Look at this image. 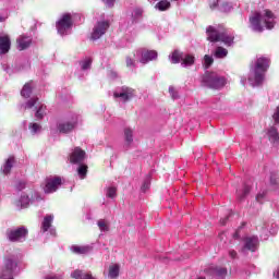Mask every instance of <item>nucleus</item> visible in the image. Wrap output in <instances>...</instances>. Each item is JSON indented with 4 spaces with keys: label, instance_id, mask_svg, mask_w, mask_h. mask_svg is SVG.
<instances>
[{
    "label": "nucleus",
    "instance_id": "obj_46",
    "mask_svg": "<svg viewBox=\"0 0 279 279\" xmlns=\"http://www.w3.org/2000/svg\"><path fill=\"white\" fill-rule=\"evenodd\" d=\"M259 230H260L262 234H264V236L269 235V229H267V227H260Z\"/></svg>",
    "mask_w": 279,
    "mask_h": 279
},
{
    "label": "nucleus",
    "instance_id": "obj_37",
    "mask_svg": "<svg viewBox=\"0 0 279 279\" xmlns=\"http://www.w3.org/2000/svg\"><path fill=\"white\" fill-rule=\"evenodd\" d=\"M143 16V10L141 8H135L132 11V19L133 21H138Z\"/></svg>",
    "mask_w": 279,
    "mask_h": 279
},
{
    "label": "nucleus",
    "instance_id": "obj_16",
    "mask_svg": "<svg viewBox=\"0 0 279 279\" xmlns=\"http://www.w3.org/2000/svg\"><path fill=\"white\" fill-rule=\"evenodd\" d=\"M84 160H86V151L82 150L80 147L74 148L70 155V162H72V165H82Z\"/></svg>",
    "mask_w": 279,
    "mask_h": 279
},
{
    "label": "nucleus",
    "instance_id": "obj_41",
    "mask_svg": "<svg viewBox=\"0 0 279 279\" xmlns=\"http://www.w3.org/2000/svg\"><path fill=\"white\" fill-rule=\"evenodd\" d=\"M126 66L128 69H134L136 66V60L132 57H126Z\"/></svg>",
    "mask_w": 279,
    "mask_h": 279
},
{
    "label": "nucleus",
    "instance_id": "obj_17",
    "mask_svg": "<svg viewBox=\"0 0 279 279\" xmlns=\"http://www.w3.org/2000/svg\"><path fill=\"white\" fill-rule=\"evenodd\" d=\"M15 165L16 158L14 156H9L1 166L0 173H2V175H10Z\"/></svg>",
    "mask_w": 279,
    "mask_h": 279
},
{
    "label": "nucleus",
    "instance_id": "obj_56",
    "mask_svg": "<svg viewBox=\"0 0 279 279\" xmlns=\"http://www.w3.org/2000/svg\"><path fill=\"white\" fill-rule=\"evenodd\" d=\"M21 189H25V184H22Z\"/></svg>",
    "mask_w": 279,
    "mask_h": 279
},
{
    "label": "nucleus",
    "instance_id": "obj_10",
    "mask_svg": "<svg viewBox=\"0 0 279 279\" xmlns=\"http://www.w3.org/2000/svg\"><path fill=\"white\" fill-rule=\"evenodd\" d=\"M60 186H62V177L59 175L47 177L41 184V189L46 195H51V193H56V191H58Z\"/></svg>",
    "mask_w": 279,
    "mask_h": 279
},
{
    "label": "nucleus",
    "instance_id": "obj_49",
    "mask_svg": "<svg viewBox=\"0 0 279 279\" xmlns=\"http://www.w3.org/2000/svg\"><path fill=\"white\" fill-rule=\"evenodd\" d=\"M109 75H110L111 80L119 77V74L114 71H111Z\"/></svg>",
    "mask_w": 279,
    "mask_h": 279
},
{
    "label": "nucleus",
    "instance_id": "obj_33",
    "mask_svg": "<svg viewBox=\"0 0 279 279\" xmlns=\"http://www.w3.org/2000/svg\"><path fill=\"white\" fill-rule=\"evenodd\" d=\"M86 173H88V166L86 165H81L77 168V174L81 178V180H84V178H86Z\"/></svg>",
    "mask_w": 279,
    "mask_h": 279
},
{
    "label": "nucleus",
    "instance_id": "obj_6",
    "mask_svg": "<svg viewBox=\"0 0 279 279\" xmlns=\"http://www.w3.org/2000/svg\"><path fill=\"white\" fill-rule=\"evenodd\" d=\"M80 16L78 14L64 13L57 22V31L60 36H66L71 34L73 27V21Z\"/></svg>",
    "mask_w": 279,
    "mask_h": 279
},
{
    "label": "nucleus",
    "instance_id": "obj_39",
    "mask_svg": "<svg viewBox=\"0 0 279 279\" xmlns=\"http://www.w3.org/2000/svg\"><path fill=\"white\" fill-rule=\"evenodd\" d=\"M220 7L221 3L219 2V0H209L210 10H219Z\"/></svg>",
    "mask_w": 279,
    "mask_h": 279
},
{
    "label": "nucleus",
    "instance_id": "obj_24",
    "mask_svg": "<svg viewBox=\"0 0 279 279\" xmlns=\"http://www.w3.org/2000/svg\"><path fill=\"white\" fill-rule=\"evenodd\" d=\"M120 271H121V265L111 264V265H109L107 276L109 279H117V278H119Z\"/></svg>",
    "mask_w": 279,
    "mask_h": 279
},
{
    "label": "nucleus",
    "instance_id": "obj_5",
    "mask_svg": "<svg viewBox=\"0 0 279 279\" xmlns=\"http://www.w3.org/2000/svg\"><path fill=\"white\" fill-rule=\"evenodd\" d=\"M202 84L207 88L219 90V88H223L228 84V81L226 76H221L216 72H206L202 77Z\"/></svg>",
    "mask_w": 279,
    "mask_h": 279
},
{
    "label": "nucleus",
    "instance_id": "obj_28",
    "mask_svg": "<svg viewBox=\"0 0 279 279\" xmlns=\"http://www.w3.org/2000/svg\"><path fill=\"white\" fill-rule=\"evenodd\" d=\"M171 8V2L169 0H160L155 4V10L159 12H167Z\"/></svg>",
    "mask_w": 279,
    "mask_h": 279
},
{
    "label": "nucleus",
    "instance_id": "obj_11",
    "mask_svg": "<svg viewBox=\"0 0 279 279\" xmlns=\"http://www.w3.org/2000/svg\"><path fill=\"white\" fill-rule=\"evenodd\" d=\"M43 202V196L36 191H32L28 195L22 194L15 205L19 208H27L29 204H40Z\"/></svg>",
    "mask_w": 279,
    "mask_h": 279
},
{
    "label": "nucleus",
    "instance_id": "obj_3",
    "mask_svg": "<svg viewBox=\"0 0 279 279\" xmlns=\"http://www.w3.org/2000/svg\"><path fill=\"white\" fill-rule=\"evenodd\" d=\"M206 32L210 43H223L227 47H232L234 44V34L221 25L208 26Z\"/></svg>",
    "mask_w": 279,
    "mask_h": 279
},
{
    "label": "nucleus",
    "instance_id": "obj_48",
    "mask_svg": "<svg viewBox=\"0 0 279 279\" xmlns=\"http://www.w3.org/2000/svg\"><path fill=\"white\" fill-rule=\"evenodd\" d=\"M104 3H106V5H108L109 8H112V5H114V1L116 0H102Z\"/></svg>",
    "mask_w": 279,
    "mask_h": 279
},
{
    "label": "nucleus",
    "instance_id": "obj_25",
    "mask_svg": "<svg viewBox=\"0 0 279 279\" xmlns=\"http://www.w3.org/2000/svg\"><path fill=\"white\" fill-rule=\"evenodd\" d=\"M28 132L31 136H38L43 133V125L38 122L28 123Z\"/></svg>",
    "mask_w": 279,
    "mask_h": 279
},
{
    "label": "nucleus",
    "instance_id": "obj_8",
    "mask_svg": "<svg viewBox=\"0 0 279 279\" xmlns=\"http://www.w3.org/2000/svg\"><path fill=\"white\" fill-rule=\"evenodd\" d=\"M17 267L19 262H16V257H7L4 259V265L0 271V279H14V275L16 274Z\"/></svg>",
    "mask_w": 279,
    "mask_h": 279
},
{
    "label": "nucleus",
    "instance_id": "obj_18",
    "mask_svg": "<svg viewBox=\"0 0 279 279\" xmlns=\"http://www.w3.org/2000/svg\"><path fill=\"white\" fill-rule=\"evenodd\" d=\"M265 137L271 143V145H278L279 143V133L276 126H270L265 131Z\"/></svg>",
    "mask_w": 279,
    "mask_h": 279
},
{
    "label": "nucleus",
    "instance_id": "obj_30",
    "mask_svg": "<svg viewBox=\"0 0 279 279\" xmlns=\"http://www.w3.org/2000/svg\"><path fill=\"white\" fill-rule=\"evenodd\" d=\"M34 83L33 82H29V83H26L22 90H21V95L22 97H24L25 99L29 98V96L32 95V89L34 88Z\"/></svg>",
    "mask_w": 279,
    "mask_h": 279
},
{
    "label": "nucleus",
    "instance_id": "obj_19",
    "mask_svg": "<svg viewBox=\"0 0 279 279\" xmlns=\"http://www.w3.org/2000/svg\"><path fill=\"white\" fill-rule=\"evenodd\" d=\"M51 223H53V215L45 216L41 222V232H50V234L53 236L56 235V229L51 228Z\"/></svg>",
    "mask_w": 279,
    "mask_h": 279
},
{
    "label": "nucleus",
    "instance_id": "obj_57",
    "mask_svg": "<svg viewBox=\"0 0 279 279\" xmlns=\"http://www.w3.org/2000/svg\"><path fill=\"white\" fill-rule=\"evenodd\" d=\"M171 1H178V0H171Z\"/></svg>",
    "mask_w": 279,
    "mask_h": 279
},
{
    "label": "nucleus",
    "instance_id": "obj_50",
    "mask_svg": "<svg viewBox=\"0 0 279 279\" xmlns=\"http://www.w3.org/2000/svg\"><path fill=\"white\" fill-rule=\"evenodd\" d=\"M229 256H230V258H235L236 257V251H234V250L229 251Z\"/></svg>",
    "mask_w": 279,
    "mask_h": 279
},
{
    "label": "nucleus",
    "instance_id": "obj_51",
    "mask_svg": "<svg viewBox=\"0 0 279 279\" xmlns=\"http://www.w3.org/2000/svg\"><path fill=\"white\" fill-rule=\"evenodd\" d=\"M274 278L279 279V266L274 271Z\"/></svg>",
    "mask_w": 279,
    "mask_h": 279
},
{
    "label": "nucleus",
    "instance_id": "obj_52",
    "mask_svg": "<svg viewBox=\"0 0 279 279\" xmlns=\"http://www.w3.org/2000/svg\"><path fill=\"white\" fill-rule=\"evenodd\" d=\"M246 82H247V80L245 77H241V85L242 86H245Z\"/></svg>",
    "mask_w": 279,
    "mask_h": 279
},
{
    "label": "nucleus",
    "instance_id": "obj_23",
    "mask_svg": "<svg viewBox=\"0 0 279 279\" xmlns=\"http://www.w3.org/2000/svg\"><path fill=\"white\" fill-rule=\"evenodd\" d=\"M71 252L73 254H90V252H93V246H90V245H72Z\"/></svg>",
    "mask_w": 279,
    "mask_h": 279
},
{
    "label": "nucleus",
    "instance_id": "obj_2",
    "mask_svg": "<svg viewBox=\"0 0 279 279\" xmlns=\"http://www.w3.org/2000/svg\"><path fill=\"white\" fill-rule=\"evenodd\" d=\"M267 69H269V58L259 57L255 64L251 66L248 73V84L253 87L262 86L265 82V73H267Z\"/></svg>",
    "mask_w": 279,
    "mask_h": 279
},
{
    "label": "nucleus",
    "instance_id": "obj_13",
    "mask_svg": "<svg viewBox=\"0 0 279 279\" xmlns=\"http://www.w3.org/2000/svg\"><path fill=\"white\" fill-rule=\"evenodd\" d=\"M135 60H140L141 64H149L158 59L156 50L138 49L134 52Z\"/></svg>",
    "mask_w": 279,
    "mask_h": 279
},
{
    "label": "nucleus",
    "instance_id": "obj_7",
    "mask_svg": "<svg viewBox=\"0 0 279 279\" xmlns=\"http://www.w3.org/2000/svg\"><path fill=\"white\" fill-rule=\"evenodd\" d=\"M169 59L172 64H180L183 69H189V66H193L195 64V56L180 52L175 50L174 52L169 56Z\"/></svg>",
    "mask_w": 279,
    "mask_h": 279
},
{
    "label": "nucleus",
    "instance_id": "obj_54",
    "mask_svg": "<svg viewBox=\"0 0 279 279\" xmlns=\"http://www.w3.org/2000/svg\"><path fill=\"white\" fill-rule=\"evenodd\" d=\"M233 236H234V239H236V236H239V234H238V233H235Z\"/></svg>",
    "mask_w": 279,
    "mask_h": 279
},
{
    "label": "nucleus",
    "instance_id": "obj_34",
    "mask_svg": "<svg viewBox=\"0 0 279 279\" xmlns=\"http://www.w3.org/2000/svg\"><path fill=\"white\" fill-rule=\"evenodd\" d=\"M82 71H88L90 69V64H93V59L85 58L83 61L80 62Z\"/></svg>",
    "mask_w": 279,
    "mask_h": 279
},
{
    "label": "nucleus",
    "instance_id": "obj_55",
    "mask_svg": "<svg viewBox=\"0 0 279 279\" xmlns=\"http://www.w3.org/2000/svg\"><path fill=\"white\" fill-rule=\"evenodd\" d=\"M197 279H206V277H198Z\"/></svg>",
    "mask_w": 279,
    "mask_h": 279
},
{
    "label": "nucleus",
    "instance_id": "obj_1",
    "mask_svg": "<svg viewBox=\"0 0 279 279\" xmlns=\"http://www.w3.org/2000/svg\"><path fill=\"white\" fill-rule=\"evenodd\" d=\"M248 27L257 34L265 32V29H274L276 16L269 10L255 11L248 17Z\"/></svg>",
    "mask_w": 279,
    "mask_h": 279
},
{
    "label": "nucleus",
    "instance_id": "obj_40",
    "mask_svg": "<svg viewBox=\"0 0 279 279\" xmlns=\"http://www.w3.org/2000/svg\"><path fill=\"white\" fill-rule=\"evenodd\" d=\"M106 195L111 199H113V197H117V187H108Z\"/></svg>",
    "mask_w": 279,
    "mask_h": 279
},
{
    "label": "nucleus",
    "instance_id": "obj_38",
    "mask_svg": "<svg viewBox=\"0 0 279 279\" xmlns=\"http://www.w3.org/2000/svg\"><path fill=\"white\" fill-rule=\"evenodd\" d=\"M215 62V59H213V56L205 54L204 57V68L210 69V65Z\"/></svg>",
    "mask_w": 279,
    "mask_h": 279
},
{
    "label": "nucleus",
    "instance_id": "obj_42",
    "mask_svg": "<svg viewBox=\"0 0 279 279\" xmlns=\"http://www.w3.org/2000/svg\"><path fill=\"white\" fill-rule=\"evenodd\" d=\"M270 185L271 186H279V179H278V177H276V174H272L271 177H270Z\"/></svg>",
    "mask_w": 279,
    "mask_h": 279
},
{
    "label": "nucleus",
    "instance_id": "obj_22",
    "mask_svg": "<svg viewBox=\"0 0 279 279\" xmlns=\"http://www.w3.org/2000/svg\"><path fill=\"white\" fill-rule=\"evenodd\" d=\"M10 47H12L10 37L8 35L0 36V56L8 53V51H10Z\"/></svg>",
    "mask_w": 279,
    "mask_h": 279
},
{
    "label": "nucleus",
    "instance_id": "obj_29",
    "mask_svg": "<svg viewBox=\"0 0 279 279\" xmlns=\"http://www.w3.org/2000/svg\"><path fill=\"white\" fill-rule=\"evenodd\" d=\"M71 278H74V279H95V277H93V275L90 272H83L82 270H74L72 274H71Z\"/></svg>",
    "mask_w": 279,
    "mask_h": 279
},
{
    "label": "nucleus",
    "instance_id": "obj_26",
    "mask_svg": "<svg viewBox=\"0 0 279 279\" xmlns=\"http://www.w3.org/2000/svg\"><path fill=\"white\" fill-rule=\"evenodd\" d=\"M250 185H243L242 189L236 190V198L239 199V202H243V199H245V197L250 195Z\"/></svg>",
    "mask_w": 279,
    "mask_h": 279
},
{
    "label": "nucleus",
    "instance_id": "obj_35",
    "mask_svg": "<svg viewBox=\"0 0 279 279\" xmlns=\"http://www.w3.org/2000/svg\"><path fill=\"white\" fill-rule=\"evenodd\" d=\"M150 185H151V177L147 175L142 184L141 191L143 193H146L147 191H149Z\"/></svg>",
    "mask_w": 279,
    "mask_h": 279
},
{
    "label": "nucleus",
    "instance_id": "obj_36",
    "mask_svg": "<svg viewBox=\"0 0 279 279\" xmlns=\"http://www.w3.org/2000/svg\"><path fill=\"white\" fill-rule=\"evenodd\" d=\"M232 9L233 7L230 2H221L219 7L220 12H231Z\"/></svg>",
    "mask_w": 279,
    "mask_h": 279
},
{
    "label": "nucleus",
    "instance_id": "obj_15",
    "mask_svg": "<svg viewBox=\"0 0 279 279\" xmlns=\"http://www.w3.org/2000/svg\"><path fill=\"white\" fill-rule=\"evenodd\" d=\"M25 108H27L28 110H32V108H35L36 119H43L45 117V114H47V106H45L43 102H40V100L36 97L31 98L25 104Z\"/></svg>",
    "mask_w": 279,
    "mask_h": 279
},
{
    "label": "nucleus",
    "instance_id": "obj_45",
    "mask_svg": "<svg viewBox=\"0 0 279 279\" xmlns=\"http://www.w3.org/2000/svg\"><path fill=\"white\" fill-rule=\"evenodd\" d=\"M265 195H266L265 192L257 194L256 202H258L259 204H263V199H265Z\"/></svg>",
    "mask_w": 279,
    "mask_h": 279
},
{
    "label": "nucleus",
    "instance_id": "obj_53",
    "mask_svg": "<svg viewBox=\"0 0 279 279\" xmlns=\"http://www.w3.org/2000/svg\"><path fill=\"white\" fill-rule=\"evenodd\" d=\"M148 1H149L150 3H151V2L156 3V1H158V0H148Z\"/></svg>",
    "mask_w": 279,
    "mask_h": 279
},
{
    "label": "nucleus",
    "instance_id": "obj_44",
    "mask_svg": "<svg viewBox=\"0 0 279 279\" xmlns=\"http://www.w3.org/2000/svg\"><path fill=\"white\" fill-rule=\"evenodd\" d=\"M272 118H274L275 123H279V106L276 108Z\"/></svg>",
    "mask_w": 279,
    "mask_h": 279
},
{
    "label": "nucleus",
    "instance_id": "obj_12",
    "mask_svg": "<svg viewBox=\"0 0 279 279\" xmlns=\"http://www.w3.org/2000/svg\"><path fill=\"white\" fill-rule=\"evenodd\" d=\"M27 228L17 227L13 229H9L7 231V239L11 241V243H23L27 239Z\"/></svg>",
    "mask_w": 279,
    "mask_h": 279
},
{
    "label": "nucleus",
    "instance_id": "obj_21",
    "mask_svg": "<svg viewBox=\"0 0 279 279\" xmlns=\"http://www.w3.org/2000/svg\"><path fill=\"white\" fill-rule=\"evenodd\" d=\"M16 43H17L19 51H25V49H28V47H31V45H32V37L25 36V35H21L16 39Z\"/></svg>",
    "mask_w": 279,
    "mask_h": 279
},
{
    "label": "nucleus",
    "instance_id": "obj_14",
    "mask_svg": "<svg viewBox=\"0 0 279 279\" xmlns=\"http://www.w3.org/2000/svg\"><path fill=\"white\" fill-rule=\"evenodd\" d=\"M108 29H110V21L108 20L97 21L92 32V36H90L92 40H99L101 36H105Z\"/></svg>",
    "mask_w": 279,
    "mask_h": 279
},
{
    "label": "nucleus",
    "instance_id": "obj_31",
    "mask_svg": "<svg viewBox=\"0 0 279 279\" xmlns=\"http://www.w3.org/2000/svg\"><path fill=\"white\" fill-rule=\"evenodd\" d=\"M125 145H132L134 142V131L130 128L124 129Z\"/></svg>",
    "mask_w": 279,
    "mask_h": 279
},
{
    "label": "nucleus",
    "instance_id": "obj_32",
    "mask_svg": "<svg viewBox=\"0 0 279 279\" xmlns=\"http://www.w3.org/2000/svg\"><path fill=\"white\" fill-rule=\"evenodd\" d=\"M215 58L223 59L228 56V49L223 47H217L214 53Z\"/></svg>",
    "mask_w": 279,
    "mask_h": 279
},
{
    "label": "nucleus",
    "instance_id": "obj_47",
    "mask_svg": "<svg viewBox=\"0 0 279 279\" xmlns=\"http://www.w3.org/2000/svg\"><path fill=\"white\" fill-rule=\"evenodd\" d=\"M8 19V12L0 13V23H3Z\"/></svg>",
    "mask_w": 279,
    "mask_h": 279
},
{
    "label": "nucleus",
    "instance_id": "obj_43",
    "mask_svg": "<svg viewBox=\"0 0 279 279\" xmlns=\"http://www.w3.org/2000/svg\"><path fill=\"white\" fill-rule=\"evenodd\" d=\"M169 93H170L172 99H178L179 96H178V90H175V87L170 86Z\"/></svg>",
    "mask_w": 279,
    "mask_h": 279
},
{
    "label": "nucleus",
    "instance_id": "obj_9",
    "mask_svg": "<svg viewBox=\"0 0 279 279\" xmlns=\"http://www.w3.org/2000/svg\"><path fill=\"white\" fill-rule=\"evenodd\" d=\"M113 97L118 104H128V101H132L136 97V90L126 86L118 87L113 93Z\"/></svg>",
    "mask_w": 279,
    "mask_h": 279
},
{
    "label": "nucleus",
    "instance_id": "obj_20",
    "mask_svg": "<svg viewBox=\"0 0 279 279\" xmlns=\"http://www.w3.org/2000/svg\"><path fill=\"white\" fill-rule=\"evenodd\" d=\"M244 250L255 252L258 250V236H248L244 240Z\"/></svg>",
    "mask_w": 279,
    "mask_h": 279
},
{
    "label": "nucleus",
    "instance_id": "obj_27",
    "mask_svg": "<svg viewBox=\"0 0 279 279\" xmlns=\"http://www.w3.org/2000/svg\"><path fill=\"white\" fill-rule=\"evenodd\" d=\"M97 227L100 232H110V220L108 219H99L97 220Z\"/></svg>",
    "mask_w": 279,
    "mask_h": 279
},
{
    "label": "nucleus",
    "instance_id": "obj_4",
    "mask_svg": "<svg viewBox=\"0 0 279 279\" xmlns=\"http://www.w3.org/2000/svg\"><path fill=\"white\" fill-rule=\"evenodd\" d=\"M80 114L69 113L66 120L59 121L56 126L51 125V132L57 130L59 134H69V132L75 130V125L80 123Z\"/></svg>",
    "mask_w": 279,
    "mask_h": 279
}]
</instances>
